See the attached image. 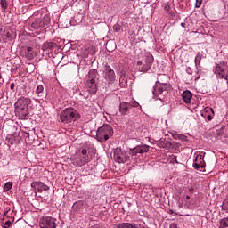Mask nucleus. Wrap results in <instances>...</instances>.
<instances>
[{
    "label": "nucleus",
    "mask_w": 228,
    "mask_h": 228,
    "mask_svg": "<svg viewBox=\"0 0 228 228\" xmlns=\"http://www.w3.org/2000/svg\"><path fill=\"white\" fill-rule=\"evenodd\" d=\"M29 104H31V99L26 97H20L14 103V111L16 117L20 120H26L28 115H29Z\"/></svg>",
    "instance_id": "nucleus-1"
},
{
    "label": "nucleus",
    "mask_w": 228,
    "mask_h": 228,
    "mask_svg": "<svg viewBox=\"0 0 228 228\" xmlns=\"http://www.w3.org/2000/svg\"><path fill=\"white\" fill-rule=\"evenodd\" d=\"M114 132L111 126L104 124L97 129L96 140L97 142H100V143H106V142H108V140H110Z\"/></svg>",
    "instance_id": "nucleus-2"
},
{
    "label": "nucleus",
    "mask_w": 228,
    "mask_h": 228,
    "mask_svg": "<svg viewBox=\"0 0 228 228\" xmlns=\"http://www.w3.org/2000/svg\"><path fill=\"white\" fill-rule=\"evenodd\" d=\"M79 113L72 108H66L60 116L61 121L63 124H71V122H76L79 118Z\"/></svg>",
    "instance_id": "nucleus-3"
},
{
    "label": "nucleus",
    "mask_w": 228,
    "mask_h": 228,
    "mask_svg": "<svg viewBox=\"0 0 228 228\" xmlns=\"http://www.w3.org/2000/svg\"><path fill=\"white\" fill-rule=\"evenodd\" d=\"M152 61H154V58L152 54H146L142 57L141 61L137 62V69L140 72H147L152 67Z\"/></svg>",
    "instance_id": "nucleus-4"
},
{
    "label": "nucleus",
    "mask_w": 228,
    "mask_h": 228,
    "mask_svg": "<svg viewBox=\"0 0 228 228\" xmlns=\"http://www.w3.org/2000/svg\"><path fill=\"white\" fill-rule=\"evenodd\" d=\"M92 161V155L88 153L86 149H83L79 156L74 159L73 164L76 167H83V165H86V163H90Z\"/></svg>",
    "instance_id": "nucleus-5"
},
{
    "label": "nucleus",
    "mask_w": 228,
    "mask_h": 228,
    "mask_svg": "<svg viewBox=\"0 0 228 228\" xmlns=\"http://www.w3.org/2000/svg\"><path fill=\"white\" fill-rule=\"evenodd\" d=\"M140 103L136 101H132L130 102H122L119 103V113L121 115H129L131 113V108H138Z\"/></svg>",
    "instance_id": "nucleus-6"
},
{
    "label": "nucleus",
    "mask_w": 228,
    "mask_h": 228,
    "mask_svg": "<svg viewBox=\"0 0 228 228\" xmlns=\"http://www.w3.org/2000/svg\"><path fill=\"white\" fill-rule=\"evenodd\" d=\"M39 224L41 228H56V218L49 216H44L40 219Z\"/></svg>",
    "instance_id": "nucleus-7"
},
{
    "label": "nucleus",
    "mask_w": 228,
    "mask_h": 228,
    "mask_svg": "<svg viewBox=\"0 0 228 228\" xmlns=\"http://www.w3.org/2000/svg\"><path fill=\"white\" fill-rule=\"evenodd\" d=\"M114 159L117 163H127L129 160V156L126 151H122L121 149H117L114 151Z\"/></svg>",
    "instance_id": "nucleus-8"
},
{
    "label": "nucleus",
    "mask_w": 228,
    "mask_h": 228,
    "mask_svg": "<svg viewBox=\"0 0 228 228\" xmlns=\"http://www.w3.org/2000/svg\"><path fill=\"white\" fill-rule=\"evenodd\" d=\"M145 152H149V146L147 144L137 145L129 151L131 156H136V154H143Z\"/></svg>",
    "instance_id": "nucleus-9"
},
{
    "label": "nucleus",
    "mask_w": 228,
    "mask_h": 228,
    "mask_svg": "<svg viewBox=\"0 0 228 228\" xmlns=\"http://www.w3.org/2000/svg\"><path fill=\"white\" fill-rule=\"evenodd\" d=\"M164 92H165V88L161 86H155L152 91L153 99H155L156 101H158V99L159 101H163V99H165V94H163Z\"/></svg>",
    "instance_id": "nucleus-10"
},
{
    "label": "nucleus",
    "mask_w": 228,
    "mask_h": 228,
    "mask_svg": "<svg viewBox=\"0 0 228 228\" xmlns=\"http://www.w3.org/2000/svg\"><path fill=\"white\" fill-rule=\"evenodd\" d=\"M104 77L107 81H115V71L113 69H111L110 66L105 65V69H104Z\"/></svg>",
    "instance_id": "nucleus-11"
},
{
    "label": "nucleus",
    "mask_w": 228,
    "mask_h": 228,
    "mask_svg": "<svg viewBox=\"0 0 228 228\" xmlns=\"http://www.w3.org/2000/svg\"><path fill=\"white\" fill-rule=\"evenodd\" d=\"M31 188H34L38 193H42L43 191H49V186L45 185L42 182H33L31 183Z\"/></svg>",
    "instance_id": "nucleus-12"
},
{
    "label": "nucleus",
    "mask_w": 228,
    "mask_h": 228,
    "mask_svg": "<svg viewBox=\"0 0 228 228\" xmlns=\"http://www.w3.org/2000/svg\"><path fill=\"white\" fill-rule=\"evenodd\" d=\"M214 72L217 75V77H220L221 79H225V81H227V71H225V69L220 65L216 64Z\"/></svg>",
    "instance_id": "nucleus-13"
},
{
    "label": "nucleus",
    "mask_w": 228,
    "mask_h": 228,
    "mask_svg": "<svg viewBox=\"0 0 228 228\" xmlns=\"http://www.w3.org/2000/svg\"><path fill=\"white\" fill-rule=\"evenodd\" d=\"M201 115L204 118H207L208 122H211V120H213V117H215V110H213V108L207 107L203 110Z\"/></svg>",
    "instance_id": "nucleus-14"
},
{
    "label": "nucleus",
    "mask_w": 228,
    "mask_h": 228,
    "mask_svg": "<svg viewBox=\"0 0 228 228\" xmlns=\"http://www.w3.org/2000/svg\"><path fill=\"white\" fill-rule=\"evenodd\" d=\"M193 97V94L190 92V90H185L182 94V99L185 104H190L191 102V98Z\"/></svg>",
    "instance_id": "nucleus-15"
},
{
    "label": "nucleus",
    "mask_w": 228,
    "mask_h": 228,
    "mask_svg": "<svg viewBox=\"0 0 228 228\" xmlns=\"http://www.w3.org/2000/svg\"><path fill=\"white\" fill-rule=\"evenodd\" d=\"M24 54L27 60H33L35 58V51H33V47H27L24 51Z\"/></svg>",
    "instance_id": "nucleus-16"
},
{
    "label": "nucleus",
    "mask_w": 228,
    "mask_h": 228,
    "mask_svg": "<svg viewBox=\"0 0 228 228\" xmlns=\"http://www.w3.org/2000/svg\"><path fill=\"white\" fill-rule=\"evenodd\" d=\"M4 36H5L6 38H8L9 40H13V38H17V32L15 31V28L7 29V30L4 32Z\"/></svg>",
    "instance_id": "nucleus-17"
},
{
    "label": "nucleus",
    "mask_w": 228,
    "mask_h": 228,
    "mask_svg": "<svg viewBox=\"0 0 228 228\" xmlns=\"http://www.w3.org/2000/svg\"><path fill=\"white\" fill-rule=\"evenodd\" d=\"M95 79H97V71L91 70L89 71V83L90 85H95Z\"/></svg>",
    "instance_id": "nucleus-18"
},
{
    "label": "nucleus",
    "mask_w": 228,
    "mask_h": 228,
    "mask_svg": "<svg viewBox=\"0 0 228 228\" xmlns=\"http://www.w3.org/2000/svg\"><path fill=\"white\" fill-rule=\"evenodd\" d=\"M54 47H56V43L46 42L43 45V51H47V49L53 51Z\"/></svg>",
    "instance_id": "nucleus-19"
},
{
    "label": "nucleus",
    "mask_w": 228,
    "mask_h": 228,
    "mask_svg": "<svg viewBox=\"0 0 228 228\" xmlns=\"http://www.w3.org/2000/svg\"><path fill=\"white\" fill-rule=\"evenodd\" d=\"M165 79H167V76L165 75L159 77L156 82V86H159V85H162L163 86H167V80Z\"/></svg>",
    "instance_id": "nucleus-20"
},
{
    "label": "nucleus",
    "mask_w": 228,
    "mask_h": 228,
    "mask_svg": "<svg viewBox=\"0 0 228 228\" xmlns=\"http://www.w3.org/2000/svg\"><path fill=\"white\" fill-rule=\"evenodd\" d=\"M117 228H136L134 223H121L117 225Z\"/></svg>",
    "instance_id": "nucleus-21"
},
{
    "label": "nucleus",
    "mask_w": 228,
    "mask_h": 228,
    "mask_svg": "<svg viewBox=\"0 0 228 228\" xmlns=\"http://www.w3.org/2000/svg\"><path fill=\"white\" fill-rule=\"evenodd\" d=\"M41 22V26L43 28H45V26H47L49 24V22H51V18L49 17L48 14H45L44 17H43V20L40 21Z\"/></svg>",
    "instance_id": "nucleus-22"
},
{
    "label": "nucleus",
    "mask_w": 228,
    "mask_h": 228,
    "mask_svg": "<svg viewBox=\"0 0 228 228\" xmlns=\"http://www.w3.org/2000/svg\"><path fill=\"white\" fill-rule=\"evenodd\" d=\"M31 28H33V29H38V28L44 27H42V23L40 22V20L38 19H36L34 22H32Z\"/></svg>",
    "instance_id": "nucleus-23"
},
{
    "label": "nucleus",
    "mask_w": 228,
    "mask_h": 228,
    "mask_svg": "<svg viewBox=\"0 0 228 228\" xmlns=\"http://www.w3.org/2000/svg\"><path fill=\"white\" fill-rule=\"evenodd\" d=\"M228 227V217H224L220 220L219 228H227Z\"/></svg>",
    "instance_id": "nucleus-24"
},
{
    "label": "nucleus",
    "mask_w": 228,
    "mask_h": 228,
    "mask_svg": "<svg viewBox=\"0 0 228 228\" xmlns=\"http://www.w3.org/2000/svg\"><path fill=\"white\" fill-rule=\"evenodd\" d=\"M74 208L77 209H83L85 208V203L83 201H77L74 203Z\"/></svg>",
    "instance_id": "nucleus-25"
},
{
    "label": "nucleus",
    "mask_w": 228,
    "mask_h": 228,
    "mask_svg": "<svg viewBox=\"0 0 228 228\" xmlns=\"http://www.w3.org/2000/svg\"><path fill=\"white\" fill-rule=\"evenodd\" d=\"M11 188H13V183H12V182H7L5 184H4V190L5 191H10V189Z\"/></svg>",
    "instance_id": "nucleus-26"
},
{
    "label": "nucleus",
    "mask_w": 228,
    "mask_h": 228,
    "mask_svg": "<svg viewBox=\"0 0 228 228\" xmlns=\"http://www.w3.org/2000/svg\"><path fill=\"white\" fill-rule=\"evenodd\" d=\"M0 6L3 10H7L8 9V1L0 0Z\"/></svg>",
    "instance_id": "nucleus-27"
},
{
    "label": "nucleus",
    "mask_w": 228,
    "mask_h": 228,
    "mask_svg": "<svg viewBox=\"0 0 228 228\" xmlns=\"http://www.w3.org/2000/svg\"><path fill=\"white\" fill-rule=\"evenodd\" d=\"M202 60V55L201 54H198L196 57H195V65H200V61Z\"/></svg>",
    "instance_id": "nucleus-28"
},
{
    "label": "nucleus",
    "mask_w": 228,
    "mask_h": 228,
    "mask_svg": "<svg viewBox=\"0 0 228 228\" xmlns=\"http://www.w3.org/2000/svg\"><path fill=\"white\" fill-rule=\"evenodd\" d=\"M193 167H194V168L196 169V170H200V168H205L206 167V164H198V163H195L194 165H193Z\"/></svg>",
    "instance_id": "nucleus-29"
},
{
    "label": "nucleus",
    "mask_w": 228,
    "mask_h": 228,
    "mask_svg": "<svg viewBox=\"0 0 228 228\" xmlns=\"http://www.w3.org/2000/svg\"><path fill=\"white\" fill-rule=\"evenodd\" d=\"M4 216H7V218H10L12 216L10 215V208H5L4 209Z\"/></svg>",
    "instance_id": "nucleus-30"
},
{
    "label": "nucleus",
    "mask_w": 228,
    "mask_h": 228,
    "mask_svg": "<svg viewBox=\"0 0 228 228\" xmlns=\"http://www.w3.org/2000/svg\"><path fill=\"white\" fill-rule=\"evenodd\" d=\"M42 92H44V86H37L36 94H42Z\"/></svg>",
    "instance_id": "nucleus-31"
},
{
    "label": "nucleus",
    "mask_w": 228,
    "mask_h": 228,
    "mask_svg": "<svg viewBox=\"0 0 228 228\" xmlns=\"http://www.w3.org/2000/svg\"><path fill=\"white\" fill-rule=\"evenodd\" d=\"M195 6L196 8H200L202 6V0H196Z\"/></svg>",
    "instance_id": "nucleus-32"
},
{
    "label": "nucleus",
    "mask_w": 228,
    "mask_h": 228,
    "mask_svg": "<svg viewBox=\"0 0 228 228\" xmlns=\"http://www.w3.org/2000/svg\"><path fill=\"white\" fill-rule=\"evenodd\" d=\"M113 29L114 31L118 32L120 31V25L117 24L113 26Z\"/></svg>",
    "instance_id": "nucleus-33"
},
{
    "label": "nucleus",
    "mask_w": 228,
    "mask_h": 228,
    "mask_svg": "<svg viewBox=\"0 0 228 228\" xmlns=\"http://www.w3.org/2000/svg\"><path fill=\"white\" fill-rule=\"evenodd\" d=\"M12 225V221H6L4 224V228H8Z\"/></svg>",
    "instance_id": "nucleus-34"
},
{
    "label": "nucleus",
    "mask_w": 228,
    "mask_h": 228,
    "mask_svg": "<svg viewBox=\"0 0 228 228\" xmlns=\"http://www.w3.org/2000/svg\"><path fill=\"white\" fill-rule=\"evenodd\" d=\"M169 228H177V224L172 223V224L169 225Z\"/></svg>",
    "instance_id": "nucleus-35"
},
{
    "label": "nucleus",
    "mask_w": 228,
    "mask_h": 228,
    "mask_svg": "<svg viewBox=\"0 0 228 228\" xmlns=\"http://www.w3.org/2000/svg\"><path fill=\"white\" fill-rule=\"evenodd\" d=\"M180 140H182V142H186L187 139H186V136L181 135Z\"/></svg>",
    "instance_id": "nucleus-36"
},
{
    "label": "nucleus",
    "mask_w": 228,
    "mask_h": 228,
    "mask_svg": "<svg viewBox=\"0 0 228 228\" xmlns=\"http://www.w3.org/2000/svg\"><path fill=\"white\" fill-rule=\"evenodd\" d=\"M189 191H190V193H193V191H195V188L190 187Z\"/></svg>",
    "instance_id": "nucleus-37"
},
{
    "label": "nucleus",
    "mask_w": 228,
    "mask_h": 228,
    "mask_svg": "<svg viewBox=\"0 0 228 228\" xmlns=\"http://www.w3.org/2000/svg\"><path fill=\"white\" fill-rule=\"evenodd\" d=\"M173 161H174V163H177V157L176 156H173Z\"/></svg>",
    "instance_id": "nucleus-38"
},
{
    "label": "nucleus",
    "mask_w": 228,
    "mask_h": 228,
    "mask_svg": "<svg viewBox=\"0 0 228 228\" xmlns=\"http://www.w3.org/2000/svg\"><path fill=\"white\" fill-rule=\"evenodd\" d=\"M97 93V88H94L93 94H96Z\"/></svg>",
    "instance_id": "nucleus-39"
},
{
    "label": "nucleus",
    "mask_w": 228,
    "mask_h": 228,
    "mask_svg": "<svg viewBox=\"0 0 228 228\" xmlns=\"http://www.w3.org/2000/svg\"><path fill=\"white\" fill-rule=\"evenodd\" d=\"M190 199H191L190 195H187L186 196V200H190Z\"/></svg>",
    "instance_id": "nucleus-40"
},
{
    "label": "nucleus",
    "mask_w": 228,
    "mask_h": 228,
    "mask_svg": "<svg viewBox=\"0 0 228 228\" xmlns=\"http://www.w3.org/2000/svg\"><path fill=\"white\" fill-rule=\"evenodd\" d=\"M12 213H17V211L15 210V208L12 209Z\"/></svg>",
    "instance_id": "nucleus-41"
},
{
    "label": "nucleus",
    "mask_w": 228,
    "mask_h": 228,
    "mask_svg": "<svg viewBox=\"0 0 228 228\" xmlns=\"http://www.w3.org/2000/svg\"><path fill=\"white\" fill-rule=\"evenodd\" d=\"M181 26H182L183 28H184V23H181Z\"/></svg>",
    "instance_id": "nucleus-42"
},
{
    "label": "nucleus",
    "mask_w": 228,
    "mask_h": 228,
    "mask_svg": "<svg viewBox=\"0 0 228 228\" xmlns=\"http://www.w3.org/2000/svg\"><path fill=\"white\" fill-rule=\"evenodd\" d=\"M11 86H15V84L14 83L11 84Z\"/></svg>",
    "instance_id": "nucleus-43"
},
{
    "label": "nucleus",
    "mask_w": 228,
    "mask_h": 228,
    "mask_svg": "<svg viewBox=\"0 0 228 228\" xmlns=\"http://www.w3.org/2000/svg\"><path fill=\"white\" fill-rule=\"evenodd\" d=\"M13 88H14L13 86H11V90H13Z\"/></svg>",
    "instance_id": "nucleus-44"
},
{
    "label": "nucleus",
    "mask_w": 228,
    "mask_h": 228,
    "mask_svg": "<svg viewBox=\"0 0 228 228\" xmlns=\"http://www.w3.org/2000/svg\"><path fill=\"white\" fill-rule=\"evenodd\" d=\"M166 10H168V7L166 6Z\"/></svg>",
    "instance_id": "nucleus-45"
},
{
    "label": "nucleus",
    "mask_w": 228,
    "mask_h": 228,
    "mask_svg": "<svg viewBox=\"0 0 228 228\" xmlns=\"http://www.w3.org/2000/svg\"><path fill=\"white\" fill-rule=\"evenodd\" d=\"M166 10H168V7L166 6Z\"/></svg>",
    "instance_id": "nucleus-46"
}]
</instances>
